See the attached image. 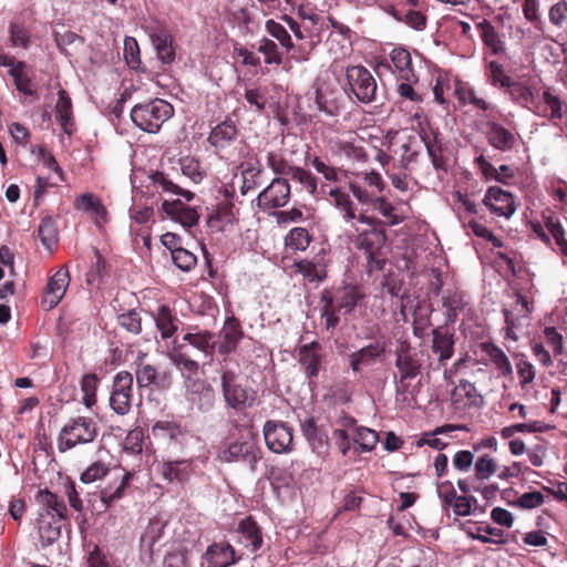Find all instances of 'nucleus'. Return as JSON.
<instances>
[{"instance_id": "f257e3e1", "label": "nucleus", "mask_w": 567, "mask_h": 567, "mask_svg": "<svg viewBox=\"0 0 567 567\" xmlns=\"http://www.w3.org/2000/svg\"><path fill=\"white\" fill-rule=\"evenodd\" d=\"M173 114V106L163 99H154L146 103L136 104L131 110L133 123L147 133H157Z\"/></svg>"}, {"instance_id": "f03ea898", "label": "nucleus", "mask_w": 567, "mask_h": 567, "mask_svg": "<svg viewBox=\"0 0 567 567\" xmlns=\"http://www.w3.org/2000/svg\"><path fill=\"white\" fill-rule=\"evenodd\" d=\"M97 424L91 417H73L60 431L58 450L64 453L78 445L92 443L97 436Z\"/></svg>"}, {"instance_id": "7ed1b4c3", "label": "nucleus", "mask_w": 567, "mask_h": 567, "mask_svg": "<svg viewBox=\"0 0 567 567\" xmlns=\"http://www.w3.org/2000/svg\"><path fill=\"white\" fill-rule=\"evenodd\" d=\"M218 458L225 463L244 462L255 468L261 458V452L254 431L251 429L240 430L238 439L221 450Z\"/></svg>"}, {"instance_id": "20e7f679", "label": "nucleus", "mask_w": 567, "mask_h": 567, "mask_svg": "<svg viewBox=\"0 0 567 567\" xmlns=\"http://www.w3.org/2000/svg\"><path fill=\"white\" fill-rule=\"evenodd\" d=\"M355 233L354 246L362 250L368 260V267L372 270H380L384 261L379 258V251L386 240L385 231L380 228H362L354 224L351 226Z\"/></svg>"}, {"instance_id": "39448f33", "label": "nucleus", "mask_w": 567, "mask_h": 567, "mask_svg": "<svg viewBox=\"0 0 567 567\" xmlns=\"http://www.w3.org/2000/svg\"><path fill=\"white\" fill-rule=\"evenodd\" d=\"M303 20H307L311 25H320L319 31L327 29L328 24L333 28V32L330 33L327 43L329 51L334 55L336 59L344 56L350 51V29L346 24L328 17L324 20L322 17L316 13H301Z\"/></svg>"}, {"instance_id": "423d86ee", "label": "nucleus", "mask_w": 567, "mask_h": 567, "mask_svg": "<svg viewBox=\"0 0 567 567\" xmlns=\"http://www.w3.org/2000/svg\"><path fill=\"white\" fill-rule=\"evenodd\" d=\"M346 79L349 92L361 103L375 100L378 85L371 72L362 65L347 68Z\"/></svg>"}, {"instance_id": "0eeeda50", "label": "nucleus", "mask_w": 567, "mask_h": 567, "mask_svg": "<svg viewBox=\"0 0 567 567\" xmlns=\"http://www.w3.org/2000/svg\"><path fill=\"white\" fill-rule=\"evenodd\" d=\"M221 389L224 399L231 409L241 411L251 406L255 401V391L238 383L237 374L230 370L221 374Z\"/></svg>"}, {"instance_id": "6e6552de", "label": "nucleus", "mask_w": 567, "mask_h": 567, "mask_svg": "<svg viewBox=\"0 0 567 567\" xmlns=\"http://www.w3.org/2000/svg\"><path fill=\"white\" fill-rule=\"evenodd\" d=\"M133 399V375L127 371H120L113 378L110 406L118 415L130 412Z\"/></svg>"}, {"instance_id": "1a4fd4ad", "label": "nucleus", "mask_w": 567, "mask_h": 567, "mask_svg": "<svg viewBox=\"0 0 567 567\" xmlns=\"http://www.w3.org/2000/svg\"><path fill=\"white\" fill-rule=\"evenodd\" d=\"M395 368L399 372L396 381L398 394H404L408 391L406 380L414 379L421 373V362L416 353L411 351L408 343L401 344L395 352Z\"/></svg>"}, {"instance_id": "9d476101", "label": "nucleus", "mask_w": 567, "mask_h": 567, "mask_svg": "<svg viewBox=\"0 0 567 567\" xmlns=\"http://www.w3.org/2000/svg\"><path fill=\"white\" fill-rule=\"evenodd\" d=\"M290 198V185L286 178L276 177L257 197V205L262 210L284 207Z\"/></svg>"}, {"instance_id": "9b49d317", "label": "nucleus", "mask_w": 567, "mask_h": 567, "mask_svg": "<svg viewBox=\"0 0 567 567\" xmlns=\"http://www.w3.org/2000/svg\"><path fill=\"white\" fill-rule=\"evenodd\" d=\"M265 442L274 453H285L291 450L292 433L284 422L267 421L264 425Z\"/></svg>"}, {"instance_id": "f8f14e48", "label": "nucleus", "mask_w": 567, "mask_h": 567, "mask_svg": "<svg viewBox=\"0 0 567 567\" xmlns=\"http://www.w3.org/2000/svg\"><path fill=\"white\" fill-rule=\"evenodd\" d=\"M145 357L146 353L138 352L134 361L137 385L140 388H147L152 384H157L161 388H168L172 383L171 372L159 374L154 365L144 362Z\"/></svg>"}, {"instance_id": "ddd939ff", "label": "nucleus", "mask_w": 567, "mask_h": 567, "mask_svg": "<svg viewBox=\"0 0 567 567\" xmlns=\"http://www.w3.org/2000/svg\"><path fill=\"white\" fill-rule=\"evenodd\" d=\"M186 400L199 411H207L214 404L215 393L210 384L202 379L185 380Z\"/></svg>"}, {"instance_id": "4468645a", "label": "nucleus", "mask_w": 567, "mask_h": 567, "mask_svg": "<svg viewBox=\"0 0 567 567\" xmlns=\"http://www.w3.org/2000/svg\"><path fill=\"white\" fill-rule=\"evenodd\" d=\"M483 204L492 213L509 218L516 212V204L513 195L497 186L489 187L483 198Z\"/></svg>"}, {"instance_id": "2eb2a0df", "label": "nucleus", "mask_w": 567, "mask_h": 567, "mask_svg": "<svg viewBox=\"0 0 567 567\" xmlns=\"http://www.w3.org/2000/svg\"><path fill=\"white\" fill-rule=\"evenodd\" d=\"M70 284V275L61 267L50 279L42 298V307L51 310L62 300Z\"/></svg>"}, {"instance_id": "dca6fc26", "label": "nucleus", "mask_w": 567, "mask_h": 567, "mask_svg": "<svg viewBox=\"0 0 567 567\" xmlns=\"http://www.w3.org/2000/svg\"><path fill=\"white\" fill-rule=\"evenodd\" d=\"M362 144V138L355 133L349 132L334 141L333 152L350 161L364 162L367 161V154Z\"/></svg>"}, {"instance_id": "f3484780", "label": "nucleus", "mask_w": 567, "mask_h": 567, "mask_svg": "<svg viewBox=\"0 0 567 567\" xmlns=\"http://www.w3.org/2000/svg\"><path fill=\"white\" fill-rule=\"evenodd\" d=\"M162 210L173 220L179 223L184 227H193L198 223L199 214L197 210L179 199L164 200Z\"/></svg>"}, {"instance_id": "a211bd4d", "label": "nucleus", "mask_w": 567, "mask_h": 567, "mask_svg": "<svg viewBox=\"0 0 567 567\" xmlns=\"http://www.w3.org/2000/svg\"><path fill=\"white\" fill-rule=\"evenodd\" d=\"M507 89L514 102L530 111L538 109L539 90L530 82H511Z\"/></svg>"}, {"instance_id": "6ab92c4d", "label": "nucleus", "mask_w": 567, "mask_h": 567, "mask_svg": "<svg viewBox=\"0 0 567 567\" xmlns=\"http://www.w3.org/2000/svg\"><path fill=\"white\" fill-rule=\"evenodd\" d=\"M321 359V346L317 341L303 344L298 349V362L308 379L318 375Z\"/></svg>"}, {"instance_id": "aec40b11", "label": "nucleus", "mask_w": 567, "mask_h": 567, "mask_svg": "<svg viewBox=\"0 0 567 567\" xmlns=\"http://www.w3.org/2000/svg\"><path fill=\"white\" fill-rule=\"evenodd\" d=\"M238 136V130L231 120H225L212 128L208 143L217 151L227 150Z\"/></svg>"}, {"instance_id": "412c9836", "label": "nucleus", "mask_w": 567, "mask_h": 567, "mask_svg": "<svg viewBox=\"0 0 567 567\" xmlns=\"http://www.w3.org/2000/svg\"><path fill=\"white\" fill-rule=\"evenodd\" d=\"M486 137L492 147L501 152L512 151L517 138L514 133L495 121L487 122Z\"/></svg>"}, {"instance_id": "4be33fe9", "label": "nucleus", "mask_w": 567, "mask_h": 567, "mask_svg": "<svg viewBox=\"0 0 567 567\" xmlns=\"http://www.w3.org/2000/svg\"><path fill=\"white\" fill-rule=\"evenodd\" d=\"M391 71L396 74L400 80L417 81L416 74L412 65V58L408 50L395 48L390 52Z\"/></svg>"}, {"instance_id": "5701e85b", "label": "nucleus", "mask_w": 567, "mask_h": 567, "mask_svg": "<svg viewBox=\"0 0 567 567\" xmlns=\"http://www.w3.org/2000/svg\"><path fill=\"white\" fill-rule=\"evenodd\" d=\"M241 338L243 331L239 321L235 318H228L219 331L218 352L220 354L234 352Z\"/></svg>"}, {"instance_id": "b1692460", "label": "nucleus", "mask_w": 567, "mask_h": 567, "mask_svg": "<svg viewBox=\"0 0 567 567\" xmlns=\"http://www.w3.org/2000/svg\"><path fill=\"white\" fill-rule=\"evenodd\" d=\"M432 351L437 354L439 362L443 364L454 353L453 333L446 327H437L432 330Z\"/></svg>"}, {"instance_id": "393cba45", "label": "nucleus", "mask_w": 567, "mask_h": 567, "mask_svg": "<svg viewBox=\"0 0 567 567\" xmlns=\"http://www.w3.org/2000/svg\"><path fill=\"white\" fill-rule=\"evenodd\" d=\"M384 352V342L378 341L375 343L368 344L350 354V367L353 372H359L362 368L371 365L375 359L381 357Z\"/></svg>"}, {"instance_id": "a878e982", "label": "nucleus", "mask_w": 567, "mask_h": 567, "mask_svg": "<svg viewBox=\"0 0 567 567\" xmlns=\"http://www.w3.org/2000/svg\"><path fill=\"white\" fill-rule=\"evenodd\" d=\"M68 517H55L52 515L39 514L38 533L42 546H50L59 539L61 535V522Z\"/></svg>"}, {"instance_id": "bb28decb", "label": "nucleus", "mask_w": 567, "mask_h": 567, "mask_svg": "<svg viewBox=\"0 0 567 567\" xmlns=\"http://www.w3.org/2000/svg\"><path fill=\"white\" fill-rule=\"evenodd\" d=\"M328 195L332 204L339 210L343 221L353 226L357 218V208L351 196L339 187L330 188Z\"/></svg>"}, {"instance_id": "cd10ccee", "label": "nucleus", "mask_w": 567, "mask_h": 567, "mask_svg": "<svg viewBox=\"0 0 567 567\" xmlns=\"http://www.w3.org/2000/svg\"><path fill=\"white\" fill-rule=\"evenodd\" d=\"M207 567H228L236 561L235 550L228 543H215L205 554Z\"/></svg>"}, {"instance_id": "c85d7f7f", "label": "nucleus", "mask_w": 567, "mask_h": 567, "mask_svg": "<svg viewBox=\"0 0 567 567\" xmlns=\"http://www.w3.org/2000/svg\"><path fill=\"white\" fill-rule=\"evenodd\" d=\"M59 99L55 104V118L64 133L71 134L74 128L72 102L65 90H59Z\"/></svg>"}, {"instance_id": "c756f323", "label": "nucleus", "mask_w": 567, "mask_h": 567, "mask_svg": "<svg viewBox=\"0 0 567 567\" xmlns=\"http://www.w3.org/2000/svg\"><path fill=\"white\" fill-rule=\"evenodd\" d=\"M240 168L243 177L240 192L243 195H245L258 186L259 178L264 172V168L260 161L255 156L249 157L247 161L241 163Z\"/></svg>"}, {"instance_id": "7c9ffc66", "label": "nucleus", "mask_w": 567, "mask_h": 567, "mask_svg": "<svg viewBox=\"0 0 567 567\" xmlns=\"http://www.w3.org/2000/svg\"><path fill=\"white\" fill-rule=\"evenodd\" d=\"M38 504L41 506L39 514H45L55 517H68V508L62 499L48 489H41L35 497Z\"/></svg>"}, {"instance_id": "2f4dec72", "label": "nucleus", "mask_w": 567, "mask_h": 567, "mask_svg": "<svg viewBox=\"0 0 567 567\" xmlns=\"http://www.w3.org/2000/svg\"><path fill=\"white\" fill-rule=\"evenodd\" d=\"M153 319L163 339H168L176 333L179 320L167 306H159L153 313Z\"/></svg>"}, {"instance_id": "473e14b6", "label": "nucleus", "mask_w": 567, "mask_h": 567, "mask_svg": "<svg viewBox=\"0 0 567 567\" xmlns=\"http://www.w3.org/2000/svg\"><path fill=\"white\" fill-rule=\"evenodd\" d=\"M239 542L246 547H250L251 551H256L262 544L261 532L251 517L243 519L238 525Z\"/></svg>"}, {"instance_id": "72a5a7b5", "label": "nucleus", "mask_w": 567, "mask_h": 567, "mask_svg": "<svg viewBox=\"0 0 567 567\" xmlns=\"http://www.w3.org/2000/svg\"><path fill=\"white\" fill-rule=\"evenodd\" d=\"M192 473V463L187 460L165 462L161 465V474L168 482H186Z\"/></svg>"}, {"instance_id": "f704fd0d", "label": "nucleus", "mask_w": 567, "mask_h": 567, "mask_svg": "<svg viewBox=\"0 0 567 567\" xmlns=\"http://www.w3.org/2000/svg\"><path fill=\"white\" fill-rule=\"evenodd\" d=\"M421 140L423 141L427 154L431 157L432 164L436 169H445V161L442 156V144L439 140V133L430 130L421 132Z\"/></svg>"}, {"instance_id": "c9c22d12", "label": "nucleus", "mask_w": 567, "mask_h": 567, "mask_svg": "<svg viewBox=\"0 0 567 567\" xmlns=\"http://www.w3.org/2000/svg\"><path fill=\"white\" fill-rule=\"evenodd\" d=\"M183 339L208 357L214 354L215 348L217 346L215 334L206 330L188 332L184 336Z\"/></svg>"}, {"instance_id": "e433bc0d", "label": "nucleus", "mask_w": 567, "mask_h": 567, "mask_svg": "<svg viewBox=\"0 0 567 567\" xmlns=\"http://www.w3.org/2000/svg\"><path fill=\"white\" fill-rule=\"evenodd\" d=\"M481 349L489 358L502 375H512L513 368L509 359L499 347L492 342H483L481 344Z\"/></svg>"}, {"instance_id": "4c0bfd02", "label": "nucleus", "mask_w": 567, "mask_h": 567, "mask_svg": "<svg viewBox=\"0 0 567 567\" xmlns=\"http://www.w3.org/2000/svg\"><path fill=\"white\" fill-rule=\"evenodd\" d=\"M132 477L133 474L131 472L116 475L115 478L118 480V484L116 486H112L111 484L105 486L100 493L101 502L107 507L113 502L121 499Z\"/></svg>"}, {"instance_id": "58836bf2", "label": "nucleus", "mask_w": 567, "mask_h": 567, "mask_svg": "<svg viewBox=\"0 0 567 567\" xmlns=\"http://www.w3.org/2000/svg\"><path fill=\"white\" fill-rule=\"evenodd\" d=\"M476 28L482 41L493 54H498L504 50L503 41L489 21L483 19L476 23Z\"/></svg>"}, {"instance_id": "ea45409f", "label": "nucleus", "mask_w": 567, "mask_h": 567, "mask_svg": "<svg viewBox=\"0 0 567 567\" xmlns=\"http://www.w3.org/2000/svg\"><path fill=\"white\" fill-rule=\"evenodd\" d=\"M331 297L334 307H337V309L340 311L343 310L344 313L352 311L358 301L361 299V295L359 293L357 287L351 286L339 289L336 295Z\"/></svg>"}, {"instance_id": "a19ab883", "label": "nucleus", "mask_w": 567, "mask_h": 567, "mask_svg": "<svg viewBox=\"0 0 567 567\" xmlns=\"http://www.w3.org/2000/svg\"><path fill=\"white\" fill-rule=\"evenodd\" d=\"M296 272L300 274L309 282H320L326 278V268L322 264L301 259L295 262Z\"/></svg>"}, {"instance_id": "79ce46f5", "label": "nucleus", "mask_w": 567, "mask_h": 567, "mask_svg": "<svg viewBox=\"0 0 567 567\" xmlns=\"http://www.w3.org/2000/svg\"><path fill=\"white\" fill-rule=\"evenodd\" d=\"M74 207L78 210L92 213L96 218L104 219L106 217V208L102 202L93 194H82L75 202Z\"/></svg>"}, {"instance_id": "37998d69", "label": "nucleus", "mask_w": 567, "mask_h": 567, "mask_svg": "<svg viewBox=\"0 0 567 567\" xmlns=\"http://www.w3.org/2000/svg\"><path fill=\"white\" fill-rule=\"evenodd\" d=\"M152 42L156 49L157 56L163 63H171L175 59L172 38L165 32L152 34Z\"/></svg>"}, {"instance_id": "c03bdc74", "label": "nucleus", "mask_w": 567, "mask_h": 567, "mask_svg": "<svg viewBox=\"0 0 567 567\" xmlns=\"http://www.w3.org/2000/svg\"><path fill=\"white\" fill-rule=\"evenodd\" d=\"M25 69L27 65L24 62H18V66L13 70H9V74L13 78L14 85L19 92L34 96L35 90L33 89V82Z\"/></svg>"}, {"instance_id": "a18cd8bd", "label": "nucleus", "mask_w": 567, "mask_h": 567, "mask_svg": "<svg viewBox=\"0 0 567 567\" xmlns=\"http://www.w3.org/2000/svg\"><path fill=\"white\" fill-rule=\"evenodd\" d=\"M465 425H452V424H445L443 426L436 427L432 433H425L423 436L417 441V446L422 445H429L435 450H443L447 443L443 442L441 439L436 437L439 434H445L450 433L452 431L456 430H465Z\"/></svg>"}, {"instance_id": "49530a36", "label": "nucleus", "mask_w": 567, "mask_h": 567, "mask_svg": "<svg viewBox=\"0 0 567 567\" xmlns=\"http://www.w3.org/2000/svg\"><path fill=\"white\" fill-rule=\"evenodd\" d=\"M351 439L358 445L360 452L372 451L379 441L378 433L364 426L353 429Z\"/></svg>"}, {"instance_id": "de8ad7c7", "label": "nucleus", "mask_w": 567, "mask_h": 567, "mask_svg": "<svg viewBox=\"0 0 567 567\" xmlns=\"http://www.w3.org/2000/svg\"><path fill=\"white\" fill-rule=\"evenodd\" d=\"M152 179L154 185L164 193L182 196L187 202L194 198V194L190 190L184 189L177 184L173 183L164 173L156 172Z\"/></svg>"}, {"instance_id": "09e8293b", "label": "nucleus", "mask_w": 567, "mask_h": 567, "mask_svg": "<svg viewBox=\"0 0 567 567\" xmlns=\"http://www.w3.org/2000/svg\"><path fill=\"white\" fill-rule=\"evenodd\" d=\"M168 357L172 363L182 372L186 379L197 374L199 364L197 361L190 359L187 354L179 350H173L168 353Z\"/></svg>"}, {"instance_id": "8fccbe9b", "label": "nucleus", "mask_w": 567, "mask_h": 567, "mask_svg": "<svg viewBox=\"0 0 567 567\" xmlns=\"http://www.w3.org/2000/svg\"><path fill=\"white\" fill-rule=\"evenodd\" d=\"M543 100L545 106L542 107L540 104L538 103V109H536V111H533L534 113L542 116H548L550 120L563 117L561 101L559 100L558 96L553 95L549 91H545L543 93Z\"/></svg>"}, {"instance_id": "3c124183", "label": "nucleus", "mask_w": 567, "mask_h": 567, "mask_svg": "<svg viewBox=\"0 0 567 567\" xmlns=\"http://www.w3.org/2000/svg\"><path fill=\"white\" fill-rule=\"evenodd\" d=\"M181 171L184 176L188 177L193 183H200L206 172L202 167L199 161L192 156H185L179 159Z\"/></svg>"}, {"instance_id": "603ef678", "label": "nucleus", "mask_w": 567, "mask_h": 567, "mask_svg": "<svg viewBox=\"0 0 567 567\" xmlns=\"http://www.w3.org/2000/svg\"><path fill=\"white\" fill-rule=\"evenodd\" d=\"M384 288H386V291L392 297H400L401 298V305H400V316L402 317V320L404 322L408 321V309L411 308L410 303L412 302L411 296L408 293H401L402 291V284L401 281H395L394 279H386L383 284Z\"/></svg>"}, {"instance_id": "864d4df0", "label": "nucleus", "mask_w": 567, "mask_h": 567, "mask_svg": "<svg viewBox=\"0 0 567 567\" xmlns=\"http://www.w3.org/2000/svg\"><path fill=\"white\" fill-rule=\"evenodd\" d=\"M301 431L313 450H319L326 444V435L319 430L313 417H308L301 423Z\"/></svg>"}, {"instance_id": "5fc2aeb1", "label": "nucleus", "mask_w": 567, "mask_h": 567, "mask_svg": "<svg viewBox=\"0 0 567 567\" xmlns=\"http://www.w3.org/2000/svg\"><path fill=\"white\" fill-rule=\"evenodd\" d=\"M311 243L309 231L303 227H295L285 238V244L288 248L293 250H306Z\"/></svg>"}, {"instance_id": "6e6d98bb", "label": "nucleus", "mask_w": 567, "mask_h": 567, "mask_svg": "<svg viewBox=\"0 0 567 567\" xmlns=\"http://www.w3.org/2000/svg\"><path fill=\"white\" fill-rule=\"evenodd\" d=\"M455 96L463 104H473L475 107L487 111L492 107L491 103L480 97L476 92L465 85H457L455 87Z\"/></svg>"}, {"instance_id": "4d7b16f0", "label": "nucleus", "mask_w": 567, "mask_h": 567, "mask_svg": "<svg viewBox=\"0 0 567 567\" xmlns=\"http://www.w3.org/2000/svg\"><path fill=\"white\" fill-rule=\"evenodd\" d=\"M99 378L95 373H87L82 377L81 391L83 393V404L90 409L96 403V390Z\"/></svg>"}, {"instance_id": "13d9d810", "label": "nucleus", "mask_w": 567, "mask_h": 567, "mask_svg": "<svg viewBox=\"0 0 567 567\" xmlns=\"http://www.w3.org/2000/svg\"><path fill=\"white\" fill-rule=\"evenodd\" d=\"M38 231L43 246L47 248H51L58 243V227L52 217H44L39 225Z\"/></svg>"}, {"instance_id": "bf43d9fd", "label": "nucleus", "mask_w": 567, "mask_h": 567, "mask_svg": "<svg viewBox=\"0 0 567 567\" xmlns=\"http://www.w3.org/2000/svg\"><path fill=\"white\" fill-rule=\"evenodd\" d=\"M321 300L324 302L322 308V317L324 318V326L327 330L334 329L339 323V317L337 312L340 310L334 307L331 295L328 291L322 293Z\"/></svg>"}, {"instance_id": "052dcab7", "label": "nucleus", "mask_w": 567, "mask_h": 567, "mask_svg": "<svg viewBox=\"0 0 567 567\" xmlns=\"http://www.w3.org/2000/svg\"><path fill=\"white\" fill-rule=\"evenodd\" d=\"M496 470V461L489 455H483L475 462V477L480 481L488 480Z\"/></svg>"}, {"instance_id": "680f3d73", "label": "nucleus", "mask_w": 567, "mask_h": 567, "mask_svg": "<svg viewBox=\"0 0 567 567\" xmlns=\"http://www.w3.org/2000/svg\"><path fill=\"white\" fill-rule=\"evenodd\" d=\"M110 472L109 466L102 462L96 461L92 463L86 470L81 474V482L85 484L94 483L104 476H106Z\"/></svg>"}, {"instance_id": "e2e57ef3", "label": "nucleus", "mask_w": 567, "mask_h": 567, "mask_svg": "<svg viewBox=\"0 0 567 567\" xmlns=\"http://www.w3.org/2000/svg\"><path fill=\"white\" fill-rule=\"evenodd\" d=\"M266 30L271 37L277 39L286 50H291L293 48L290 34L280 23L275 20H268L266 22Z\"/></svg>"}, {"instance_id": "0e129e2a", "label": "nucleus", "mask_w": 567, "mask_h": 567, "mask_svg": "<svg viewBox=\"0 0 567 567\" xmlns=\"http://www.w3.org/2000/svg\"><path fill=\"white\" fill-rule=\"evenodd\" d=\"M472 538L478 539L484 544L493 543V544H503L505 540L503 539L504 532L499 528L485 526L478 527L477 533L470 534Z\"/></svg>"}, {"instance_id": "69168bd1", "label": "nucleus", "mask_w": 567, "mask_h": 567, "mask_svg": "<svg viewBox=\"0 0 567 567\" xmlns=\"http://www.w3.org/2000/svg\"><path fill=\"white\" fill-rule=\"evenodd\" d=\"M172 259L176 267L183 271L192 270L197 264L196 256L185 248L175 249V252L172 254Z\"/></svg>"}, {"instance_id": "338daca9", "label": "nucleus", "mask_w": 567, "mask_h": 567, "mask_svg": "<svg viewBox=\"0 0 567 567\" xmlns=\"http://www.w3.org/2000/svg\"><path fill=\"white\" fill-rule=\"evenodd\" d=\"M452 396L455 402L467 399L470 403L476 401V388L474 383L467 380H460L458 384L453 389Z\"/></svg>"}, {"instance_id": "774afa93", "label": "nucleus", "mask_w": 567, "mask_h": 567, "mask_svg": "<svg viewBox=\"0 0 567 567\" xmlns=\"http://www.w3.org/2000/svg\"><path fill=\"white\" fill-rule=\"evenodd\" d=\"M548 19L551 24L563 28L567 24V1L559 0L554 3L548 11Z\"/></svg>"}]
</instances>
